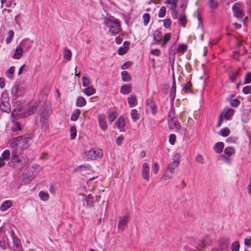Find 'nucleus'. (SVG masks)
Listing matches in <instances>:
<instances>
[{
	"mask_svg": "<svg viewBox=\"0 0 251 251\" xmlns=\"http://www.w3.org/2000/svg\"><path fill=\"white\" fill-rule=\"evenodd\" d=\"M104 23L107 27L109 28V32L113 35L119 33L122 30L121 25L118 20L114 18L104 19Z\"/></svg>",
	"mask_w": 251,
	"mask_h": 251,
	"instance_id": "obj_3",
	"label": "nucleus"
},
{
	"mask_svg": "<svg viewBox=\"0 0 251 251\" xmlns=\"http://www.w3.org/2000/svg\"><path fill=\"white\" fill-rule=\"evenodd\" d=\"M120 91L124 95L128 94L131 91V87L128 84L124 85L121 87Z\"/></svg>",
	"mask_w": 251,
	"mask_h": 251,
	"instance_id": "obj_27",
	"label": "nucleus"
},
{
	"mask_svg": "<svg viewBox=\"0 0 251 251\" xmlns=\"http://www.w3.org/2000/svg\"><path fill=\"white\" fill-rule=\"evenodd\" d=\"M38 104L36 102H31L29 103L28 109L24 111H22L20 108L14 109L12 113V117H26L33 113L37 110Z\"/></svg>",
	"mask_w": 251,
	"mask_h": 251,
	"instance_id": "obj_2",
	"label": "nucleus"
},
{
	"mask_svg": "<svg viewBox=\"0 0 251 251\" xmlns=\"http://www.w3.org/2000/svg\"><path fill=\"white\" fill-rule=\"evenodd\" d=\"M132 64V63L130 61H126L121 66V69L122 70H125L129 68Z\"/></svg>",
	"mask_w": 251,
	"mask_h": 251,
	"instance_id": "obj_59",
	"label": "nucleus"
},
{
	"mask_svg": "<svg viewBox=\"0 0 251 251\" xmlns=\"http://www.w3.org/2000/svg\"><path fill=\"white\" fill-rule=\"evenodd\" d=\"M118 114L116 111L110 112L108 115V120L111 123L117 117Z\"/></svg>",
	"mask_w": 251,
	"mask_h": 251,
	"instance_id": "obj_35",
	"label": "nucleus"
},
{
	"mask_svg": "<svg viewBox=\"0 0 251 251\" xmlns=\"http://www.w3.org/2000/svg\"><path fill=\"white\" fill-rule=\"evenodd\" d=\"M86 104L85 99L82 97H79L76 100V104L77 107H82Z\"/></svg>",
	"mask_w": 251,
	"mask_h": 251,
	"instance_id": "obj_33",
	"label": "nucleus"
},
{
	"mask_svg": "<svg viewBox=\"0 0 251 251\" xmlns=\"http://www.w3.org/2000/svg\"><path fill=\"white\" fill-rule=\"evenodd\" d=\"M240 245L237 241H234L231 245V250L232 251H239Z\"/></svg>",
	"mask_w": 251,
	"mask_h": 251,
	"instance_id": "obj_50",
	"label": "nucleus"
},
{
	"mask_svg": "<svg viewBox=\"0 0 251 251\" xmlns=\"http://www.w3.org/2000/svg\"><path fill=\"white\" fill-rule=\"evenodd\" d=\"M251 82V73L249 72L247 73L246 75L244 83L245 84H249Z\"/></svg>",
	"mask_w": 251,
	"mask_h": 251,
	"instance_id": "obj_56",
	"label": "nucleus"
},
{
	"mask_svg": "<svg viewBox=\"0 0 251 251\" xmlns=\"http://www.w3.org/2000/svg\"><path fill=\"white\" fill-rule=\"evenodd\" d=\"M71 139H75L76 136L77 131L76 128L75 126H72L71 127Z\"/></svg>",
	"mask_w": 251,
	"mask_h": 251,
	"instance_id": "obj_49",
	"label": "nucleus"
},
{
	"mask_svg": "<svg viewBox=\"0 0 251 251\" xmlns=\"http://www.w3.org/2000/svg\"><path fill=\"white\" fill-rule=\"evenodd\" d=\"M244 244L247 247H251V237H248L244 239Z\"/></svg>",
	"mask_w": 251,
	"mask_h": 251,
	"instance_id": "obj_63",
	"label": "nucleus"
},
{
	"mask_svg": "<svg viewBox=\"0 0 251 251\" xmlns=\"http://www.w3.org/2000/svg\"><path fill=\"white\" fill-rule=\"evenodd\" d=\"M145 106L147 113L151 111L152 115H155L157 112V106L151 98L148 99L145 102Z\"/></svg>",
	"mask_w": 251,
	"mask_h": 251,
	"instance_id": "obj_11",
	"label": "nucleus"
},
{
	"mask_svg": "<svg viewBox=\"0 0 251 251\" xmlns=\"http://www.w3.org/2000/svg\"><path fill=\"white\" fill-rule=\"evenodd\" d=\"M127 100L128 104L131 107L135 106L137 104L136 98L132 95L130 96Z\"/></svg>",
	"mask_w": 251,
	"mask_h": 251,
	"instance_id": "obj_31",
	"label": "nucleus"
},
{
	"mask_svg": "<svg viewBox=\"0 0 251 251\" xmlns=\"http://www.w3.org/2000/svg\"><path fill=\"white\" fill-rule=\"evenodd\" d=\"M176 135L174 134H171L169 136V143H170V144H171L172 145H174L175 141H176Z\"/></svg>",
	"mask_w": 251,
	"mask_h": 251,
	"instance_id": "obj_60",
	"label": "nucleus"
},
{
	"mask_svg": "<svg viewBox=\"0 0 251 251\" xmlns=\"http://www.w3.org/2000/svg\"><path fill=\"white\" fill-rule=\"evenodd\" d=\"M239 76V73L238 71L232 73L229 77V80L232 82H234L237 78Z\"/></svg>",
	"mask_w": 251,
	"mask_h": 251,
	"instance_id": "obj_48",
	"label": "nucleus"
},
{
	"mask_svg": "<svg viewBox=\"0 0 251 251\" xmlns=\"http://www.w3.org/2000/svg\"><path fill=\"white\" fill-rule=\"evenodd\" d=\"M28 162V158L26 155H21L19 156L17 153V149H13L11 151V158L10 161L8 163L10 166L14 168H23Z\"/></svg>",
	"mask_w": 251,
	"mask_h": 251,
	"instance_id": "obj_1",
	"label": "nucleus"
},
{
	"mask_svg": "<svg viewBox=\"0 0 251 251\" xmlns=\"http://www.w3.org/2000/svg\"><path fill=\"white\" fill-rule=\"evenodd\" d=\"M176 6H171V10L172 17L174 19H176L177 18V15H178V12L176 10Z\"/></svg>",
	"mask_w": 251,
	"mask_h": 251,
	"instance_id": "obj_55",
	"label": "nucleus"
},
{
	"mask_svg": "<svg viewBox=\"0 0 251 251\" xmlns=\"http://www.w3.org/2000/svg\"><path fill=\"white\" fill-rule=\"evenodd\" d=\"M151 54H152L154 55H155L156 56H159L161 54L160 50L159 49H157L151 50Z\"/></svg>",
	"mask_w": 251,
	"mask_h": 251,
	"instance_id": "obj_64",
	"label": "nucleus"
},
{
	"mask_svg": "<svg viewBox=\"0 0 251 251\" xmlns=\"http://www.w3.org/2000/svg\"><path fill=\"white\" fill-rule=\"evenodd\" d=\"M98 122L100 128L102 130H105L107 127L105 116L104 115H100L98 116Z\"/></svg>",
	"mask_w": 251,
	"mask_h": 251,
	"instance_id": "obj_18",
	"label": "nucleus"
},
{
	"mask_svg": "<svg viewBox=\"0 0 251 251\" xmlns=\"http://www.w3.org/2000/svg\"><path fill=\"white\" fill-rule=\"evenodd\" d=\"M33 44V41L26 38L23 40L19 44V46L25 51H28Z\"/></svg>",
	"mask_w": 251,
	"mask_h": 251,
	"instance_id": "obj_14",
	"label": "nucleus"
},
{
	"mask_svg": "<svg viewBox=\"0 0 251 251\" xmlns=\"http://www.w3.org/2000/svg\"><path fill=\"white\" fill-rule=\"evenodd\" d=\"M126 124V119L123 117H120L116 122V125L117 126L118 129L121 131H125V126Z\"/></svg>",
	"mask_w": 251,
	"mask_h": 251,
	"instance_id": "obj_19",
	"label": "nucleus"
},
{
	"mask_svg": "<svg viewBox=\"0 0 251 251\" xmlns=\"http://www.w3.org/2000/svg\"><path fill=\"white\" fill-rule=\"evenodd\" d=\"M8 94L6 92H4L1 94V101H9Z\"/></svg>",
	"mask_w": 251,
	"mask_h": 251,
	"instance_id": "obj_57",
	"label": "nucleus"
},
{
	"mask_svg": "<svg viewBox=\"0 0 251 251\" xmlns=\"http://www.w3.org/2000/svg\"><path fill=\"white\" fill-rule=\"evenodd\" d=\"M179 23L183 27L185 26V24L187 22L186 16L185 14H183L180 15V17L178 19Z\"/></svg>",
	"mask_w": 251,
	"mask_h": 251,
	"instance_id": "obj_43",
	"label": "nucleus"
},
{
	"mask_svg": "<svg viewBox=\"0 0 251 251\" xmlns=\"http://www.w3.org/2000/svg\"><path fill=\"white\" fill-rule=\"evenodd\" d=\"M144 20V24L145 25H147L150 21V15L148 13H145L142 16Z\"/></svg>",
	"mask_w": 251,
	"mask_h": 251,
	"instance_id": "obj_51",
	"label": "nucleus"
},
{
	"mask_svg": "<svg viewBox=\"0 0 251 251\" xmlns=\"http://www.w3.org/2000/svg\"><path fill=\"white\" fill-rule=\"evenodd\" d=\"M24 49H22L19 45L16 47L13 58L16 59H20L23 56Z\"/></svg>",
	"mask_w": 251,
	"mask_h": 251,
	"instance_id": "obj_21",
	"label": "nucleus"
},
{
	"mask_svg": "<svg viewBox=\"0 0 251 251\" xmlns=\"http://www.w3.org/2000/svg\"><path fill=\"white\" fill-rule=\"evenodd\" d=\"M80 114V110L79 109H76L74 111L71 115V119L72 121H75L77 120Z\"/></svg>",
	"mask_w": 251,
	"mask_h": 251,
	"instance_id": "obj_40",
	"label": "nucleus"
},
{
	"mask_svg": "<svg viewBox=\"0 0 251 251\" xmlns=\"http://www.w3.org/2000/svg\"><path fill=\"white\" fill-rule=\"evenodd\" d=\"M39 196L43 201H47L49 199V195L48 193L42 191L39 192Z\"/></svg>",
	"mask_w": 251,
	"mask_h": 251,
	"instance_id": "obj_37",
	"label": "nucleus"
},
{
	"mask_svg": "<svg viewBox=\"0 0 251 251\" xmlns=\"http://www.w3.org/2000/svg\"><path fill=\"white\" fill-rule=\"evenodd\" d=\"M142 177L147 181L150 179V168L147 163H144L142 165Z\"/></svg>",
	"mask_w": 251,
	"mask_h": 251,
	"instance_id": "obj_17",
	"label": "nucleus"
},
{
	"mask_svg": "<svg viewBox=\"0 0 251 251\" xmlns=\"http://www.w3.org/2000/svg\"><path fill=\"white\" fill-rule=\"evenodd\" d=\"M83 92L88 96H90L96 92V90L92 86H88L83 90Z\"/></svg>",
	"mask_w": 251,
	"mask_h": 251,
	"instance_id": "obj_28",
	"label": "nucleus"
},
{
	"mask_svg": "<svg viewBox=\"0 0 251 251\" xmlns=\"http://www.w3.org/2000/svg\"><path fill=\"white\" fill-rule=\"evenodd\" d=\"M49 110L45 109L40 114V121L42 123L41 128L43 129H46L49 125Z\"/></svg>",
	"mask_w": 251,
	"mask_h": 251,
	"instance_id": "obj_10",
	"label": "nucleus"
},
{
	"mask_svg": "<svg viewBox=\"0 0 251 251\" xmlns=\"http://www.w3.org/2000/svg\"><path fill=\"white\" fill-rule=\"evenodd\" d=\"M82 85L84 87H87L90 84V81L87 77L83 76L82 78Z\"/></svg>",
	"mask_w": 251,
	"mask_h": 251,
	"instance_id": "obj_52",
	"label": "nucleus"
},
{
	"mask_svg": "<svg viewBox=\"0 0 251 251\" xmlns=\"http://www.w3.org/2000/svg\"><path fill=\"white\" fill-rule=\"evenodd\" d=\"M171 37V34L170 33H166L163 38V42L162 44V47H165L166 46V44L169 42V41L170 40Z\"/></svg>",
	"mask_w": 251,
	"mask_h": 251,
	"instance_id": "obj_34",
	"label": "nucleus"
},
{
	"mask_svg": "<svg viewBox=\"0 0 251 251\" xmlns=\"http://www.w3.org/2000/svg\"><path fill=\"white\" fill-rule=\"evenodd\" d=\"M12 202L11 201L7 200L3 201L0 206V210L2 211L7 210L12 206Z\"/></svg>",
	"mask_w": 251,
	"mask_h": 251,
	"instance_id": "obj_22",
	"label": "nucleus"
},
{
	"mask_svg": "<svg viewBox=\"0 0 251 251\" xmlns=\"http://www.w3.org/2000/svg\"><path fill=\"white\" fill-rule=\"evenodd\" d=\"M83 157L87 159H97L102 157V151L98 148H93L89 151H85Z\"/></svg>",
	"mask_w": 251,
	"mask_h": 251,
	"instance_id": "obj_5",
	"label": "nucleus"
},
{
	"mask_svg": "<svg viewBox=\"0 0 251 251\" xmlns=\"http://www.w3.org/2000/svg\"><path fill=\"white\" fill-rule=\"evenodd\" d=\"M121 75L122 76V79L124 81H129L130 80V76L126 71H123L121 73Z\"/></svg>",
	"mask_w": 251,
	"mask_h": 251,
	"instance_id": "obj_44",
	"label": "nucleus"
},
{
	"mask_svg": "<svg viewBox=\"0 0 251 251\" xmlns=\"http://www.w3.org/2000/svg\"><path fill=\"white\" fill-rule=\"evenodd\" d=\"M233 16L238 20L243 19L245 16V13L242 10V4L240 2L235 3L232 7Z\"/></svg>",
	"mask_w": 251,
	"mask_h": 251,
	"instance_id": "obj_6",
	"label": "nucleus"
},
{
	"mask_svg": "<svg viewBox=\"0 0 251 251\" xmlns=\"http://www.w3.org/2000/svg\"><path fill=\"white\" fill-rule=\"evenodd\" d=\"M176 44L174 43L172 46L169 53V56H171L173 58H175L176 53H182L186 51L187 49V46L186 45L181 44L178 45L177 48L176 50Z\"/></svg>",
	"mask_w": 251,
	"mask_h": 251,
	"instance_id": "obj_8",
	"label": "nucleus"
},
{
	"mask_svg": "<svg viewBox=\"0 0 251 251\" xmlns=\"http://www.w3.org/2000/svg\"><path fill=\"white\" fill-rule=\"evenodd\" d=\"M224 147L223 142H218L214 146V150L217 153H220L222 152Z\"/></svg>",
	"mask_w": 251,
	"mask_h": 251,
	"instance_id": "obj_24",
	"label": "nucleus"
},
{
	"mask_svg": "<svg viewBox=\"0 0 251 251\" xmlns=\"http://www.w3.org/2000/svg\"><path fill=\"white\" fill-rule=\"evenodd\" d=\"M11 237L12 238L14 251H23L20 240L17 238L14 231L11 232Z\"/></svg>",
	"mask_w": 251,
	"mask_h": 251,
	"instance_id": "obj_12",
	"label": "nucleus"
},
{
	"mask_svg": "<svg viewBox=\"0 0 251 251\" xmlns=\"http://www.w3.org/2000/svg\"><path fill=\"white\" fill-rule=\"evenodd\" d=\"M178 163V161H174L173 162L168 165L167 167V170H169L171 173L172 174L175 169L177 167Z\"/></svg>",
	"mask_w": 251,
	"mask_h": 251,
	"instance_id": "obj_30",
	"label": "nucleus"
},
{
	"mask_svg": "<svg viewBox=\"0 0 251 251\" xmlns=\"http://www.w3.org/2000/svg\"><path fill=\"white\" fill-rule=\"evenodd\" d=\"M166 12V9L165 6H162L158 13V17L159 18H163L165 16Z\"/></svg>",
	"mask_w": 251,
	"mask_h": 251,
	"instance_id": "obj_53",
	"label": "nucleus"
},
{
	"mask_svg": "<svg viewBox=\"0 0 251 251\" xmlns=\"http://www.w3.org/2000/svg\"><path fill=\"white\" fill-rule=\"evenodd\" d=\"M235 153V151L233 147H226L224 150V153L228 156H231Z\"/></svg>",
	"mask_w": 251,
	"mask_h": 251,
	"instance_id": "obj_36",
	"label": "nucleus"
},
{
	"mask_svg": "<svg viewBox=\"0 0 251 251\" xmlns=\"http://www.w3.org/2000/svg\"><path fill=\"white\" fill-rule=\"evenodd\" d=\"M0 248L2 250H5L6 249V243L3 239H0Z\"/></svg>",
	"mask_w": 251,
	"mask_h": 251,
	"instance_id": "obj_62",
	"label": "nucleus"
},
{
	"mask_svg": "<svg viewBox=\"0 0 251 251\" xmlns=\"http://www.w3.org/2000/svg\"><path fill=\"white\" fill-rule=\"evenodd\" d=\"M72 51L70 49H65L63 51V56L68 61H70L72 58Z\"/></svg>",
	"mask_w": 251,
	"mask_h": 251,
	"instance_id": "obj_29",
	"label": "nucleus"
},
{
	"mask_svg": "<svg viewBox=\"0 0 251 251\" xmlns=\"http://www.w3.org/2000/svg\"><path fill=\"white\" fill-rule=\"evenodd\" d=\"M25 84L21 83H16L15 86L12 88L11 93L16 97L24 94L25 91Z\"/></svg>",
	"mask_w": 251,
	"mask_h": 251,
	"instance_id": "obj_9",
	"label": "nucleus"
},
{
	"mask_svg": "<svg viewBox=\"0 0 251 251\" xmlns=\"http://www.w3.org/2000/svg\"><path fill=\"white\" fill-rule=\"evenodd\" d=\"M243 92L245 94H251V86H246L243 88Z\"/></svg>",
	"mask_w": 251,
	"mask_h": 251,
	"instance_id": "obj_61",
	"label": "nucleus"
},
{
	"mask_svg": "<svg viewBox=\"0 0 251 251\" xmlns=\"http://www.w3.org/2000/svg\"><path fill=\"white\" fill-rule=\"evenodd\" d=\"M191 87L192 84L191 82L188 81L184 84L183 90L185 93L192 92Z\"/></svg>",
	"mask_w": 251,
	"mask_h": 251,
	"instance_id": "obj_41",
	"label": "nucleus"
},
{
	"mask_svg": "<svg viewBox=\"0 0 251 251\" xmlns=\"http://www.w3.org/2000/svg\"><path fill=\"white\" fill-rule=\"evenodd\" d=\"M234 110L233 109H228L224 114V118L226 120H228L230 116L233 115Z\"/></svg>",
	"mask_w": 251,
	"mask_h": 251,
	"instance_id": "obj_45",
	"label": "nucleus"
},
{
	"mask_svg": "<svg viewBox=\"0 0 251 251\" xmlns=\"http://www.w3.org/2000/svg\"><path fill=\"white\" fill-rule=\"evenodd\" d=\"M29 137H24L22 136L17 137L13 139L10 144V146L13 149H16L20 147L22 149H26L28 147Z\"/></svg>",
	"mask_w": 251,
	"mask_h": 251,
	"instance_id": "obj_4",
	"label": "nucleus"
},
{
	"mask_svg": "<svg viewBox=\"0 0 251 251\" xmlns=\"http://www.w3.org/2000/svg\"><path fill=\"white\" fill-rule=\"evenodd\" d=\"M176 84L175 79L174 77L173 84H172V89H171V92L170 93V99L171 100H174V99L175 98V96H176Z\"/></svg>",
	"mask_w": 251,
	"mask_h": 251,
	"instance_id": "obj_26",
	"label": "nucleus"
},
{
	"mask_svg": "<svg viewBox=\"0 0 251 251\" xmlns=\"http://www.w3.org/2000/svg\"><path fill=\"white\" fill-rule=\"evenodd\" d=\"M240 104V101L237 99H232L230 100V104L233 107H237Z\"/></svg>",
	"mask_w": 251,
	"mask_h": 251,
	"instance_id": "obj_47",
	"label": "nucleus"
},
{
	"mask_svg": "<svg viewBox=\"0 0 251 251\" xmlns=\"http://www.w3.org/2000/svg\"><path fill=\"white\" fill-rule=\"evenodd\" d=\"M229 240L227 238H221L218 241L219 248H214L211 251H229Z\"/></svg>",
	"mask_w": 251,
	"mask_h": 251,
	"instance_id": "obj_7",
	"label": "nucleus"
},
{
	"mask_svg": "<svg viewBox=\"0 0 251 251\" xmlns=\"http://www.w3.org/2000/svg\"><path fill=\"white\" fill-rule=\"evenodd\" d=\"M208 3L210 8L212 10L216 9L219 6V2L215 0H208Z\"/></svg>",
	"mask_w": 251,
	"mask_h": 251,
	"instance_id": "obj_32",
	"label": "nucleus"
},
{
	"mask_svg": "<svg viewBox=\"0 0 251 251\" xmlns=\"http://www.w3.org/2000/svg\"><path fill=\"white\" fill-rule=\"evenodd\" d=\"M153 40L155 41L154 43L156 44L157 43L160 42L162 39V34L161 32L158 30H156L153 33Z\"/></svg>",
	"mask_w": 251,
	"mask_h": 251,
	"instance_id": "obj_25",
	"label": "nucleus"
},
{
	"mask_svg": "<svg viewBox=\"0 0 251 251\" xmlns=\"http://www.w3.org/2000/svg\"><path fill=\"white\" fill-rule=\"evenodd\" d=\"M129 215H126L125 216L120 217L119 218V223L118 228L121 230H124L129 221Z\"/></svg>",
	"mask_w": 251,
	"mask_h": 251,
	"instance_id": "obj_13",
	"label": "nucleus"
},
{
	"mask_svg": "<svg viewBox=\"0 0 251 251\" xmlns=\"http://www.w3.org/2000/svg\"><path fill=\"white\" fill-rule=\"evenodd\" d=\"M10 157V152L8 150H4L0 157V168L5 164V160H8Z\"/></svg>",
	"mask_w": 251,
	"mask_h": 251,
	"instance_id": "obj_15",
	"label": "nucleus"
},
{
	"mask_svg": "<svg viewBox=\"0 0 251 251\" xmlns=\"http://www.w3.org/2000/svg\"><path fill=\"white\" fill-rule=\"evenodd\" d=\"M177 118L175 116V112L174 109H171L168 114V121L174 120Z\"/></svg>",
	"mask_w": 251,
	"mask_h": 251,
	"instance_id": "obj_54",
	"label": "nucleus"
},
{
	"mask_svg": "<svg viewBox=\"0 0 251 251\" xmlns=\"http://www.w3.org/2000/svg\"><path fill=\"white\" fill-rule=\"evenodd\" d=\"M15 67H11L5 73V75L9 79H12L13 77Z\"/></svg>",
	"mask_w": 251,
	"mask_h": 251,
	"instance_id": "obj_38",
	"label": "nucleus"
},
{
	"mask_svg": "<svg viewBox=\"0 0 251 251\" xmlns=\"http://www.w3.org/2000/svg\"><path fill=\"white\" fill-rule=\"evenodd\" d=\"M168 122L170 129H174L176 131L180 129L181 127L180 124L177 118L168 121Z\"/></svg>",
	"mask_w": 251,
	"mask_h": 251,
	"instance_id": "obj_16",
	"label": "nucleus"
},
{
	"mask_svg": "<svg viewBox=\"0 0 251 251\" xmlns=\"http://www.w3.org/2000/svg\"><path fill=\"white\" fill-rule=\"evenodd\" d=\"M131 117L134 121H136L140 118V114L138 113L136 109H132L131 111Z\"/></svg>",
	"mask_w": 251,
	"mask_h": 251,
	"instance_id": "obj_39",
	"label": "nucleus"
},
{
	"mask_svg": "<svg viewBox=\"0 0 251 251\" xmlns=\"http://www.w3.org/2000/svg\"><path fill=\"white\" fill-rule=\"evenodd\" d=\"M171 25V21L169 19H166L164 20L163 25L166 28H169Z\"/></svg>",
	"mask_w": 251,
	"mask_h": 251,
	"instance_id": "obj_58",
	"label": "nucleus"
},
{
	"mask_svg": "<svg viewBox=\"0 0 251 251\" xmlns=\"http://www.w3.org/2000/svg\"><path fill=\"white\" fill-rule=\"evenodd\" d=\"M1 110L3 112H9L10 110V106L9 101H1L0 105Z\"/></svg>",
	"mask_w": 251,
	"mask_h": 251,
	"instance_id": "obj_23",
	"label": "nucleus"
},
{
	"mask_svg": "<svg viewBox=\"0 0 251 251\" xmlns=\"http://www.w3.org/2000/svg\"><path fill=\"white\" fill-rule=\"evenodd\" d=\"M230 133V130L228 127H225L220 130V135L224 137L227 136Z\"/></svg>",
	"mask_w": 251,
	"mask_h": 251,
	"instance_id": "obj_46",
	"label": "nucleus"
},
{
	"mask_svg": "<svg viewBox=\"0 0 251 251\" xmlns=\"http://www.w3.org/2000/svg\"><path fill=\"white\" fill-rule=\"evenodd\" d=\"M14 35L13 30H10L8 32V37L6 38L5 42L7 44H9L13 39Z\"/></svg>",
	"mask_w": 251,
	"mask_h": 251,
	"instance_id": "obj_42",
	"label": "nucleus"
},
{
	"mask_svg": "<svg viewBox=\"0 0 251 251\" xmlns=\"http://www.w3.org/2000/svg\"><path fill=\"white\" fill-rule=\"evenodd\" d=\"M130 43L128 41L124 42L122 47H121L118 51V53L120 55L125 54L129 50Z\"/></svg>",
	"mask_w": 251,
	"mask_h": 251,
	"instance_id": "obj_20",
	"label": "nucleus"
}]
</instances>
